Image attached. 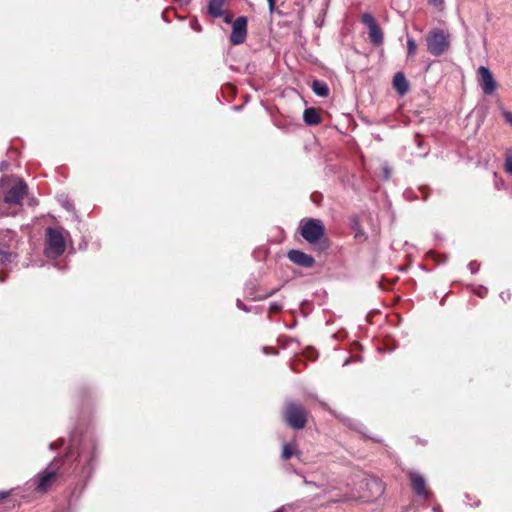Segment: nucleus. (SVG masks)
<instances>
[{"mask_svg":"<svg viewBox=\"0 0 512 512\" xmlns=\"http://www.w3.org/2000/svg\"><path fill=\"white\" fill-rule=\"evenodd\" d=\"M63 461L54 459L47 469L38 474L36 489L40 492H46L48 488L54 483L58 476V470L60 469Z\"/></svg>","mask_w":512,"mask_h":512,"instance_id":"4","label":"nucleus"},{"mask_svg":"<svg viewBox=\"0 0 512 512\" xmlns=\"http://www.w3.org/2000/svg\"><path fill=\"white\" fill-rule=\"evenodd\" d=\"M417 51V44L415 40L411 37H408L407 39V54L408 57H414Z\"/></svg>","mask_w":512,"mask_h":512,"instance_id":"18","label":"nucleus"},{"mask_svg":"<svg viewBox=\"0 0 512 512\" xmlns=\"http://www.w3.org/2000/svg\"><path fill=\"white\" fill-rule=\"evenodd\" d=\"M428 2L434 6H438L443 3V0H428Z\"/></svg>","mask_w":512,"mask_h":512,"instance_id":"26","label":"nucleus"},{"mask_svg":"<svg viewBox=\"0 0 512 512\" xmlns=\"http://www.w3.org/2000/svg\"><path fill=\"white\" fill-rule=\"evenodd\" d=\"M393 85L401 95L405 94L409 89L408 81L402 72L395 74Z\"/></svg>","mask_w":512,"mask_h":512,"instance_id":"12","label":"nucleus"},{"mask_svg":"<svg viewBox=\"0 0 512 512\" xmlns=\"http://www.w3.org/2000/svg\"><path fill=\"white\" fill-rule=\"evenodd\" d=\"M503 116H504L506 122L512 126V112L504 111Z\"/></svg>","mask_w":512,"mask_h":512,"instance_id":"22","label":"nucleus"},{"mask_svg":"<svg viewBox=\"0 0 512 512\" xmlns=\"http://www.w3.org/2000/svg\"><path fill=\"white\" fill-rule=\"evenodd\" d=\"M366 485L370 489L375 490L373 496H379L384 492V488L378 479H375V478L369 479L367 481Z\"/></svg>","mask_w":512,"mask_h":512,"instance_id":"17","label":"nucleus"},{"mask_svg":"<svg viewBox=\"0 0 512 512\" xmlns=\"http://www.w3.org/2000/svg\"><path fill=\"white\" fill-rule=\"evenodd\" d=\"M288 258L294 264L299 266L310 268L315 264V260L312 256L300 251V250H291L288 252Z\"/></svg>","mask_w":512,"mask_h":512,"instance_id":"9","label":"nucleus"},{"mask_svg":"<svg viewBox=\"0 0 512 512\" xmlns=\"http://www.w3.org/2000/svg\"><path fill=\"white\" fill-rule=\"evenodd\" d=\"M8 495H9V492L0 491V500L5 499L6 497H8Z\"/></svg>","mask_w":512,"mask_h":512,"instance_id":"28","label":"nucleus"},{"mask_svg":"<svg viewBox=\"0 0 512 512\" xmlns=\"http://www.w3.org/2000/svg\"><path fill=\"white\" fill-rule=\"evenodd\" d=\"M65 208H66L67 210H71V209H72V205H71L69 202H66V203H65Z\"/></svg>","mask_w":512,"mask_h":512,"instance_id":"30","label":"nucleus"},{"mask_svg":"<svg viewBox=\"0 0 512 512\" xmlns=\"http://www.w3.org/2000/svg\"><path fill=\"white\" fill-rule=\"evenodd\" d=\"M369 39L376 46H379L382 44L383 32L380 29V27L378 26V24L369 28Z\"/></svg>","mask_w":512,"mask_h":512,"instance_id":"15","label":"nucleus"},{"mask_svg":"<svg viewBox=\"0 0 512 512\" xmlns=\"http://www.w3.org/2000/svg\"><path fill=\"white\" fill-rule=\"evenodd\" d=\"M308 413L304 407L294 402H287L284 409L286 423L295 430L303 429L307 422Z\"/></svg>","mask_w":512,"mask_h":512,"instance_id":"2","label":"nucleus"},{"mask_svg":"<svg viewBox=\"0 0 512 512\" xmlns=\"http://www.w3.org/2000/svg\"><path fill=\"white\" fill-rule=\"evenodd\" d=\"M232 18H233V16L231 14H229V13L225 14L224 13V21L226 23H230L232 21Z\"/></svg>","mask_w":512,"mask_h":512,"instance_id":"25","label":"nucleus"},{"mask_svg":"<svg viewBox=\"0 0 512 512\" xmlns=\"http://www.w3.org/2000/svg\"><path fill=\"white\" fill-rule=\"evenodd\" d=\"M303 119L309 125H316L321 121V117L315 108L305 109Z\"/></svg>","mask_w":512,"mask_h":512,"instance_id":"14","label":"nucleus"},{"mask_svg":"<svg viewBox=\"0 0 512 512\" xmlns=\"http://www.w3.org/2000/svg\"><path fill=\"white\" fill-rule=\"evenodd\" d=\"M470 268H471L472 272H475V271H476L475 266H474V263H470Z\"/></svg>","mask_w":512,"mask_h":512,"instance_id":"31","label":"nucleus"},{"mask_svg":"<svg viewBox=\"0 0 512 512\" xmlns=\"http://www.w3.org/2000/svg\"><path fill=\"white\" fill-rule=\"evenodd\" d=\"M281 308H282V306H281V305H279V304H277V303H273V304H271V306H270V310H271V311H274V312L279 311Z\"/></svg>","mask_w":512,"mask_h":512,"instance_id":"23","label":"nucleus"},{"mask_svg":"<svg viewBox=\"0 0 512 512\" xmlns=\"http://www.w3.org/2000/svg\"><path fill=\"white\" fill-rule=\"evenodd\" d=\"M26 193L27 185L22 180H18L6 191L4 202L9 205H21Z\"/></svg>","mask_w":512,"mask_h":512,"instance_id":"6","label":"nucleus"},{"mask_svg":"<svg viewBox=\"0 0 512 512\" xmlns=\"http://www.w3.org/2000/svg\"><path fill=\"white\" fill-rule=\"evenodd\" d=\"M485 293H486V290H485L484 288H481V289L477 292V294H478L480 297H484Z\"/></svg>","mask_w":512,"mask_h":512,"instance_id":"29","label":"nucleus"},{"mask_svg":"<svg viewBox=\"0 0 512 512\" xmlns=\"http://www.w3.org/2000/svg\"><path fill=\"white\" fill-rule=\"evenodd\" d=\"M268 1V4H269V10L270 12L272 13L275 9V2L276 0H267Z\"/></svg>","mask_w":512,"mask_h":512,"instance_id":"24","label":"nucleus"},{"mask_svg":"<svg viewBox=\"0 0 512 512\" xmlns=\"http://www.w3.org/2000/svg\"><path fill=\"white\" fill-rule=\"evenodd\" d=\"M237 306H238L239 308H242V303H241V301H240V300H238V301H237Z\"/></svg>","mask_w":512,"mask_h":512,"instance_id":"32","label":"nucleus"},{"mask_svg":"<svg viewBox=\"0 0 512 512\" xmlns=\"http://www.w3.org/2000/svg\"><path fill=\"white\" fill-rule=\"evenodd\" d=\"M312 90L313 92L320 97H327L329 94V88L328 86L319 80H315L312 84Z\"/></svg>","mask_w":512,"mask_h":512,"instance_id":"16","label":"nucleus"},{"mask_svg":"<svg viewBox=\"0 0 512 512\" xmlns=\"http://www.w3.org/2000/svg\"><path fill=\"white\" fill-rule=\"evenodd\" d=\"M293 453H294V450H293V447L290 444L284 445L283 451H282V457L284 459L287 460V459L291 458Z\"/></svg>","mask_w":512,"mask_h":512,"instance_id":"20","label":"nucleus"},{"mask_svg":"<svg viewBox=\"0 0 512 512\" xmlns=\"http://www.w3.org/2000/svg\"><path fill=\"white\" fill-rule=\"evenodd\" d=\"M14 233L11 230H6L0 235V256L3 263L11 262L12 254L4 248L6 241H12Z\"/></svg>","mask_w":512,"mask_h":512,"instance_id":"10","label":"nucleus"},{"mask_svg":"<svg viewBox=\"0 0 512 512\" xmlns=\"http://www.w3.org/2000/svg\"><path fill=\"white\" fill-rule=\"evenodd\" d=\"M225 0H209L208 12L213 17H221L224 15Z\"/></svg>","mask_w":512,"mask_h":512,"instance_id":"13","label":"nucleus"},{"mask_svg":"<svg viewBox=\"0 0 512 512\" xmlns=\"http://www.w3.org/2000/svg\"><path fill=\"white\" fill-rule=\"evenodd\" d=\"M478 84L486 95H491L496 90L497 83L491 71L485 66L478 69Z\"/></svg>","mask_w":512,"mask_h":512,"instance_id":"7","label":"nucleus"},{"mask_svg":"<svg viewBox=\"0 0 512 512\" xmlns=\"http://www.w3.org/2000/svg\"><path fill=\"white\" fill-rule=\"evenodd\" d=\"M301 235L310 244H316L324 235V226L320 220L309 219L302 226Z\"/></svg>","mask_w":512,"mask_h":512,"instance_id":"5","label":"nucleus"},{"mask_svg":"<svg viewBox=\"0 0 512 512\" xmlns=\"http://www.w3.org/2000/svg\"><path fill=\"white\" fill-rule=\"evenodd\" d=\"M413 490L418 495H424L426 492L425 479L418 473L409 474Z\"/></svg>","mask_w":512,"mask_h":512,"instance_id":"11","label":"nucleus"},{"mask_svg":"<svg viewBox=\"0 0 512 512\" xmlns=\"http://www.w3.org/2000/svg\"><path fill=\"white\" fill-rule=\"evenodd\" d=\"M505 170L512 175V152L508 153L505 158Z\"/></svg>","mask_w":512,"mask_h":512,"instance_id":"21","label":"nucleus"},{"mask_svg":"<svg viewBox=\"0 0 512 512\" xmlns=\"http://www.w3.org/2000/svg\"><path fill=\"white\" fill-rule=\"evenodd\" d=\"M66 248L62 233L54 228L48 227L46 230V248L45 254L50 258H56L64 253Z\"/></svg>","mask_w":512,"mask_h":512,"instance_id":"3","label":"nucleus"},{"mask_svg":"<svg viewBox=\"0 0 512 512\" xmlns=\"http://www.w3.org/2000/svg\"><path fill=\"white\" fill-rule=\"evenodd\" d=\"M383 170H384L385 179H388L390 177V173H391L390 169L385 167Z\"/></svg>","mask_w":512,"mask_h":512,"instance_id":"27","label":"nucleus"},{"mask_svg":"<svg viewBox=\"0 0 512 512\" xmlns=\"http://www.w3.org/2000/svg\"><path fill=\"white\" fill-rule=\"evenodd\" d=\"M427 50L434 56H441L450 46L449 34L440 29L430 31L426 37Z\"/></svg>","mask_w":512,"mask_h":512,"instance_id":"1","label":"nucleus"},{"mask_svg":"<svg viewBox=\"0 0 512 512\" xmlns=\"http://www.w3.org/2000/svg\"><path fill=\"white\" fill-rule=\"evenodd\" d=\"M247 36V18L244 16L238 17L232 25V33L230 41L233 45L242 44Z\"/></svg>","mask_w":512,"mask_h":512,"instance_id":"8","label":"nucleus"},{"mask_svg":"<svg viewBox=\"0 0 512 512\" xmlns=\"http://www.w3.org/2000/svg\"><path fill=\"white\" fill-rule=\"evenodd\" d=\"M361 20L368 27V29L377 25L375 18L369 13H364L361 17Z\"/></svg>","mask_w":512,"mask_h":512,"instance_id":"19","label":"nucleus"},{"mask_svg":"<svg viewBox=\"0 0 512 512\" xmlns=\"http://www.w3.org/2000/svg\"><path fill=\"white\" fill-rule=\"evenodd\" d=\"M50 448H51V449H55V448H56V444H55V443H51V444H50Z\"/></svg>","mask_w":512,"mask_h":512,"instance_id":"33","label":"nucleus"}]
</instances>
